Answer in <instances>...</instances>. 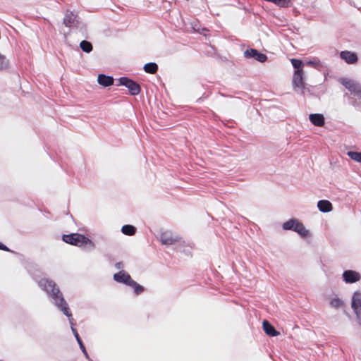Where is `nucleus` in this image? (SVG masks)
<instances>
[{
	"label": "nucleus",
	"instance_id": "f257e3e1",
	"mask_svg": "<svg viewBox=\"0 0 361 361\" xmlns=\"http://www.w3.org/2000/svg\"><path fill=\"white\" fill-rule=\"evenodd\" d=\"M39 288L47 295L51 302L67 317L72 316L69 306L57 284L51 279L42 278L37 281Z\"/></svg>",
	"mask_w": 361,
	"mask_h": 361
},
{
	"label": "nucleus",
	"instance_id": "f03ea898",
	"mask_svg": "<svg viewBox=\"0 0 361 361\" xmlns=\"http://www.w3.org/2000/svg\"><path fill=\"white\" fill-rule=\"evenodd\" d=\"M291 64L294 68V74L293 77V85L295 91L300 90L304 97L312 95L310 90L305 86L304 74L302 68L304 63L302 60L298 59H292Z\"/></svg>",
	"mask_w": 361,
	"mask_h": 361
},
{
	"label": "nucleus",
	"instance_id": "7ed1b4c3",
	"mask_svg": "<svg viewBox=\"0 0 361 361\" xmlns=\"http://www.w3.org/2000/svg\"><path fill=\"white\" fill-rule=\"evenodd\" d=\"M283 231H290L296 233L302 239L308 240L312 237L310 231L305 228L302 222L295 217L290 218L282 224Z\"/></svg>",
	"mask_w": 361,
	"mask_h": 361
},
{
	"label": "nucleus",
	"instance_id": "20e7f679",
	"mask_svg": "<svg viewBox=\"0 0 361 361\" xmlns=\"http://www.w3.org/2000/svg\"><path fill=\"white\" fill-rule=\"evenodd\" d=\"M62 240L65 243L75 246H89V250H92L95 247V244L92 240L85 237L83 234L73 233L71 234H64L62 235Z\"/></svg>",
	"mask_w": 361,
	"mask_h": 361
},
{
	"label": "nucleus",
	"instance_id": "39448f33",
	"mask_svg": "<svg viewBox=\"0 0 361 361\" xmlns=\"http://www.w3.org/2000/svg\"><path fill=\"white\" fill-rule=\"evenodd\" d=\"M119 85L125 86L128 88L130 94L133 96L138 95L140 92L141 88L140 85L135 80L123 76L118 79Z\"/></svg>",
	"mask_w": 361,
	"mask_h": 361
},
{
	"label": "nucleus",
	"instance_id": "423d86ee",
	"mask_svg": "<svg viewBox=\"0 0 361 361\" xmlns=\"http://www.w3.org/2000/svg\"><path fill=\"white\" fill-rule=\"evenodd\" d=\"M63 23L65 26L71 28L75 27L82 29V23L79 21L78 16L70 11L66 12Z\"/></svg>",
	"mask_w": 361,
	"mask_h": 361
},
{
	"label": "nucleus",
	"instance_id": "0eeeda50",
	"mask_svg": "<svg viewBox=\"0 0 361 361\" xmlns=\"http://www.w3.org/2000/svg\"><path fill=\"white\" fill-rule=\"evenodd\" d=\"M351 307L354 310L359 325H361V292L357 290L353 293Z\"/></svg>",
	"mask_w": 361,
	"mask_h": 361
},
{
	"label": "nucleus",
	"instance_id": "6e6552de",
	"mask_svg": "<svg viewBox=\"0 0 361 361\" xmlns=\"http://www.w3.org/2000/svg\"><path fill=\"white\" fill-rule=\"evenodd\" d=\"M160 241L163 245H171L176 244L175 249L178 251H181L178 247V238L176 235H174L171 231H166L161 232L160 234Z\"/></svg>",
	"mask_w": 361,
	"mask_h": 361
},
{
	"label": "nucleus",
	"instance_id": "1a4fd4ad",
	"mask_svg": "<svg viewBox=\"0 0 361 361\" xmlns=\"http://www.w3.org/2000/svg\"><path fill=\"white\" fill-rule=\"evenodd\" d=\"M339 82L350 92L355 94H361V86L357 82L348 78H340Z\"/></svg>",
	"mask_w": 361,
	"mask_h": 361
},
{
	"label": "nucleus",
	"instance_id": "9d476101",
	"mask_svg": "<svg viewBox=\"0 0 361 361\" xmlns=\"http://www.w3.org/2000/svg\"><path fill=\"white\" fill-rule=\"evenodd\" d=\"M243 54L246 59H254L260 63H264L267 60V55L252 48L246 49Z\"/></svg>",
	"mask_w": 361,
	"mask_h": 361
},
{
	"label": "nucleus",
	"instance_id": "9b49d317",
	"mask_svg": "<svg viewBox=\"0 0 361 361\" xmlns=\"http://www.w3.org/2000/svg\"><path fill=\"white\" fill-rule=\"evenodd\" d=\"M113 279L117 283H123L128 286L133 281L130 275L123 270L115 273L113 275Z\"/></svg>",
	"mask_w": 361,
	"mask_h": 361
},
{
	"label": "nucleus",
	"instance_id": "f8f14e48",
	"mask_svg": "<svg viewBox=\"0 0 361 361\" xmlns=\"http://www.w3.org/2000/svg\"><path fill=\"white\" fill-rule=\"evenodd\" d=\"M343 279L346 283H353L359 281L361 276L355 271L346 270L343 273Z\"/></svg>",
	"mask_w": 361,
	"mask_h": 361
},
{
	"label": "nucleus",
	"instance_id": "ddd939ff",
	"mask_svg": "<svg viewBox=\"0 0 361 361\" xmlns=\"http://www.w3.org/2000/svg\"><path fill=\"white\" fill-rule=\"evenodd\" d=\"M340 56L348 64H354L357 61V54L350 51H342L340 53Z\"/></svg>",
	"mask_w": 361,
	"mask_h": 361
},
{
	"label": "nucleus",
	"instance_id": "4468645a",
	"mask_svg": "<svg viewBox=\"0 0 361 361\" xmlns=\"http://www.w3.org/2000/svg\"><path fill=\"white\" fill-rule=\"evenodd\" d=\"M97 82L100 85L106 87L114 84V78L112 76L101 73L98 75Z\"/></svg>",
	"mask_w": 361,
	"mask_h": 361
},
{
	"label": "nucleus",
	"instance_id": "2eb2a0df",
	"mask_svg": "<svg viewBox=\"0 0 361 361\" xmlns=\"http://www.w3.org/2000/svg\"><path fill=\"white\" fill-rule=\"evenodd\" d=\"M262 328L265 334L269 336H276L279 332L267 320L262 322Z\"/></svg>",
	"mask_w": 361,
	"mask_h": 361
},
{
	"label": "nucleus",
	"instance_id": "dca6fc26",
	"mask_svg": "<svg viewBox=\"0 0 361 361\" xmlns=\"http://www.w3.org/2000/svg\"><path fill=\"white\" fill-rule=\"evenodd\" d=\"M72 332H73V334L80 346V350H82V352L84 354L86 359L88 360V361H92V360L89 356V354L87 352L86 348L83 344V342H82V339L80 338L76 329H75L74 327H72Z\"/></svg>",
	"mask_w": 361,
	"mask_h": 361
},
{
	"label": "nucleus",
	"instance_id": "f3484780",
	"mask_svg": "<svg viewBox=\"0 0 361 361\" xmlns=\"http://www.w3.org/2000/svg\"><path fill=\"white\" fill-rule=\"evenodd\" d=\"M317 208L322 212H329L333 209V206L328 200H320L317 202Z\"/></svg>",
	"mask_w": 361,
	"mask_h": 361
},
{
	"label": "nucleus",
	"instance_id": "a211bd4d",
	"mask_svg": "<svg viewBox=\"0 0 361 361\" xmlns=\"http://www.w3.org/2000/svg\"><path fill=\"white\" fill-rule=\"evenodd\" d=\"M190 28L194 31L202 35H206V32H208V30L205 27H200V25L197 20H193L190 22Z\"/></svg>",
	"mask_w": 361,
	"mask_h": 361
},
{
	"label": "nucleus",
	"instance_id": "6ab92c4d",
	"mask_svg": "<svg viewBox=\"0 0 361 361\" xmlns=\"http://www.w3.org/2000/svg\"><path fill=\"white\" fill-rule=\"evenodd\" d=\"M143 70L147 73L154 74L158 71V65L154 62H149L145 64Z\"/></svg>",
	"mask_w": 361,
	"mask_h": 361
},
{
	"label": "nucleus",
	"instance_id": "aec40b11",
	"mask_svg": "<svg viewBox=\"0 0 361 361\" xmlns=\"http://www.w3.org/2000/svg\"><path fill=\"white\" fill-rule=\"evenodd\" d=\"M136 228L130 224H126L122 226L121 228V232L126 235H133L136 233Z\"/></svg>",
	"mask_w": 361,
	"mask_h": 361
},
{
	"label": "nucleus",
	"instance_id": "412c9836",
	"mask_svg": "<svg viewBox=\"0 0 361 361\" xmlns=\"http://www.w3.org/2000/svg\"><path fill=\"white\" fill-rule=\"evenodd\" d=\"M129 286L132 287L133 288L134 293L136 295H138L141 294L145 290V288L141 286L140 284L137 283L134 280L132 281Z\"/></svg>",
	"mask_w": 361,
	"mask_h": 361
},
{
	"label": "nucleus",
	"instance_id": "4be33fe9",
	"mask_svg": "<svg viewBox=\"0 0 361 361\" xmlns=\"http://www.w3.org/2000/svg\"><path fill=\"white\" fill-rule=\"evenodd\" d=\"M80 49L85 53H90L92 51V44L90 42L82 40L80 43Z\"/></svg>",
	"mask_w": 361,
	"mask_h": 361
},
{
	"label": "nucleus",
	"instance_id": "5701e85b",
	"mask_svg": "<svg viewBox=\"0 0 361 361\" xmlns=\"http://www.w3.org/2000/svg\"><path fill=\"white\" fill-rule=\"evenodd\" d=\"M272 3L281 8H288L292 6V2L290 0H273Z\"/></svg>",
	"mask_w": 361,
	"mask_h": 361
},
{
	"label": "nucleus",
	"instance_id": "b1692460",
	"mask_svg": "<svg viewBox=\"0 0 361 361\" xmlns=\"http://www.w3.org/2000/svg\"><path fill=\"white\" fill-rule=\"evenodd\" d=\"M329 304L332 307L340 308L343 305V302L337 297L331 298Z\"/></svg>",
	"mask_w": 361,
	"mask_h": 361
},
{
	"label": "nucleus",
	"instance_id": "393cba45",
	"mask_svg": "<svg viewBox=\"0 0 361 361\" xmlns=\"http://www.w3.org/2000/svg\"><path fill=\"white\" fill-rule=\"evenodd\" d=\"M347 154L353 160L361 163V152L349 151V152H347Z\"/></svg>",
	"mask_w": 361,
	"mask_h": 361
},
{
	"label": "nucleus",
	"instance_id": "a878e982",
	"mask_svg": "<svg viewBox=\"0 0 361 361\" xmlns=\"http://www.w3.org/2000/svg\"><path fill=\"white\" fill-rule=\"evenodd\" d=\"M8 66V60L1 54H0V71L6 69Z\"/></svg>",
	"mask_w": 361,
	"mask_h": 361
},
{
	"label": "nucleus",
	"instance_id": "bb28decb",
	"mask_svg": "<svg viewBox=\"0 0 361 361\" xmlns=\"http://www.w3.org/2000/svg\"><path fill=\"white\" fill-rule=\"evenodd\" d=\"M302 62L304 63V66H311L314 68H316V59H312L311 60L305 59V61H302Z\"/></svg>",
	"mask_w": 361,
	"mask_h": 361
},
{
	"label": "nucleus",
	"instance_id": "cd10ccee",
	"mask_svg": "<svg viewBox=\"0 0 361 361\" xmlns=\"http://www.w3.org/2000/svg\"><path fill=\"white\" fill-rule=\"evenodd\" d=\"M324 123L323 115L317 114V126H322Z\"/></svg>",
	"mask_w": 361,
	"mask_h": 361
},
{
	"label": "nucleus",
	"instance_id": "c85d7f7f",
	"mask_svg": "<svg viewBox=\"0 0 361 361\" xmlns=\"http://www.w3.org/2000/svg\"><path fill=\"white\" fill-rule=\"evenodd\" d=\"M309 118H310V121H311V123H312L314 126H316V113H315V114H311L309 116Z\"/></svg>",
	"mask_w": 361,
	"mask_h": 361
},
{
	"label": "nucleus",
	"instance_id": "c756f323",
	"mask_svg": "<svg viewBox=\"0 0 361 361\" xmlns=\"http://www.w3.org/2000/svg\"><path fill=\"white\" fill-rule=\"evenodd\" d=\"M0 250H3V251L13 252V251L11 250L6 245H5L4 244H3L1 242H0Z\"/></svg>",
	"mask_w": 361,
	"mask_h": 361
},
{
	"label": "nucleus",
	"instance_id": "7c9ffc66",
	"mask_svg": "<svg viewBox=\"0 0 361 361\" xmlns=\"http://www.w3.org/2000/svg\"><path fill=\"white\" fill-rule=\"evenodd\" d=\"M114 267L117 269L122 270V269L123 268V264L122 262H118L115 264Z\"/></svg>",
	"mask_w": 361,
	"mask_h": 361
},
{
	"label": "nucleus",
	"instance_id": "2f4dec72",
	"mask_svg": "<svg viewBox=\"0 0 361 361\" xmlns=\"http://www.w3.org/2000/svg\"><path fill=\"white\" fill-rule=\"evenodd\" d=\"M68 318L69 323H70V324H71V328H72V327H74V326H74V324H74V322H73V320H74V319H73L72 316H71V317H68Z\"/></svg>",
	"mask_w": 361,
	"mask_h": 361
}]
</instances>
